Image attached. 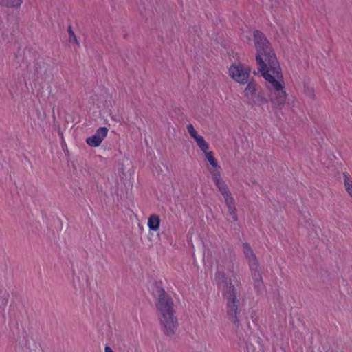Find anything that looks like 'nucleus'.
I'll use <instances>...</instances> for the list:
<instances>
[{
    "mask_svg": "<svg viewBox=\"0 0 352 352\" xmlns=\"http://www.w3.org/2000/svg\"><path fill=\"white\" fill-rule=\"evenodd\" d=\"M108 129L107 127L99 128L94 135L87 138V144L92 147H98L100 145L103 140L106 138L108 133Z\"/></svg>",
    "mask_w": 352,
    "mask_h": 352,
    "instance_id": "nucleus-10",
    "label": "nucleus"
},
{
    "mask_svg": "<svg viewBox=\"0 0 352 352\" xmlns=\"http://www.w3.org/2000/svg\"><path fill=\"white\" fill-rule=\"evenodd\" d=\"M309 96H314V91H313V90H310V91H309Z\"/></svg>",
    "mask_w": 352,
    "mask_h": 352,
    "instance_id": "nucleus-16",
    "label": "nucleus"
},
{
    "mask_svg": "<svg viewBox=\"0 0 352 352\" xmlns=\"http://www.w3.org/2000/svg\"><path fill=\"white\" fill-rule=\"evenodd\" d=\"M8 6L18 7L21 5L22 0H3Z\"/></svg>",
    "mask_w": 352,
    "mask_h": 352,
    "instance_id": "nucleus-13",
    "label": "nucleus"
},
{
    "mask_svg": "<svg viewBox=\"0 0 352 352\" xmlns=\"http://www.w3.org/2000/svg\"><path fill=\"white\" fill-rule=\"evenodd\" d=\"M221 284L226 317L232 323L236 331H238L241 326L239 283L236 278H225Z\"/></svg>",
    "mask_w": 352,
    "mask_h": 352,
    "instance_id": "nucleus-2",
    "label": "nucleus"
},
{
    "mask_svg": "<svg viewBox=\"0 0 352 352\" xmlns=\"http://www.w3.org/2000/svg\"><path fill=\"white\" fill-rule=\"evenodd\" d=\"M221 195L225 199L226 207L228 213L232 217L233 221H237L238 217L236 214V203L234 198L228 188V186L221 182Z\"/></svg>",
    "mask_w": 352,
    "mask_h": 352,
    "instance_id": "nucleus-7",
    "label": "nucleus"
},
{
    "mask_svg": "<svg viewBox=\"0 0 352 352\" xmlns=\"http://www.w3.org/2000/svg\"><path fill=\"white\" fill-rule=\"evenodd\" d=\"M243 250L245 258L249 264L251 276L254 280V286L255 289L260 290L263 287V284L261 267L257 258L248 243L243 244Z\"/></svg>",
    "mask_w": 352,
    "mask_h": 352,
    "instance_id": "nucleus-4",
    "label": "nucleus"
},
{
    "mask_svg": "<svg viewBox=\"0 0 352 352\" xmlns=\"http://www.w3.org/2000/svg\"><path fill=\"white\" fill-rule=\"evenodd\" d=\"M206 160L207 161L206 168L210 173L213 180L218 186L219 182V166L217 160L214 157L212 151L206 153L204 154Z\"/></svg>",
    "mask_w": 352,
    "mask_h": 352,
    "instance_id": "nucleus-8",
    "label": "nucleus"
},
{
    "mask_svg": "<svg viewBox=\"0 0 352 352\" xmlns=\"http://www.w3.org/2000/svg\"><path fill=\"white\" fill-rule=\"evenodd\" d=\"M253 35L258 72L265 80V86L270 91L272 104L277 109H282L285 104L287 94L279 63L263 33L255 30Z\"/></svg>",
    "mask_w": 352,
    "mask_h": 352,
    "instance_id": "nucleus-1",
    "label": "nucleus"
},
{
    "mask_svg": "<svg viewBox=\"0 0 352 352\" xmlns=\"http://www.w3.org/2000/svg\"><path fill=\"white\" fill-rule=\"evenodd\" d=\"M69 41L70 42L75 43L76 44L78 45L76 36L72 30L69 31Z\"/></svg>",
    "mask_w": 352,
    "mask_h": 352,
    "instance_id": "nucleus-14",
    "label": "nucleus"
},
{
    "mask_svg": "<svg viewBox=\"0 0 352 352\" xmlns=\"http://www.w3.org/2000/svg\"><path fill=\"white\" fill-rule=\"evenodd\" d=\"M250 71L249 67H245L241 64H233L229 69V74L236 82L245 84L249 82Z\"/></svg>",
    "mask_w": 352,
    "mask_h": 352,
    "instance_id": "nucleus-6",
    "label": "nucleus"
},
{
    "mask_svg": "<svg viewBox=\"0 0 352 352\" xmlns=\"http://www.w3.org/2000/svg\"><path fill=\"white\" fill-rule=\"evenodd\" d=\"M187 130L190 136L195 140L197 146L200 148V150L203 152L204 155L206 153H208L209 151V145L204 140V138L198 134L197 131L195 130L192 124H190L187 126Z\"/></svg>",
    "mask_w": 352,
    "mask_h": 352,
    "instance_id": "nucleus-9",
    "label": "nucleus"
},
{
    "mask_svg": "<svg viewBox=\"0 0 352 352\" xmlns=\"http://www.w3.org/2000/svg\"><path fill=\"white\" fill-rule=\"evenodd\" d=\"M104 352H116L110 346H105L104 349Z\"/></svg>",
    "mask_w": 352,
    "mask_h": 352,
    "instance_id": "nucleus-15",
    "label": "nucleus"
},
{
    "mask_svg": "<svg viewBox=\"0 0 352 352\" xmlns=\"http://www.w3.org/2000/svg\"><path fill=\"white\" fill-rule=\"evenodd\" d=\"M127 173H129V175H131V168H129V170H127Z\"/></svg>",
    "mask_w": 352,
    "mask_h": 352,
    "instance_id": "nucleus-17",
    "label": "nucleus"
},
{
    "mask_svg": "<svg viewBox=\"0 0 352 352\" xmlns=\"http://www.w3.org/2000/svg\"><path fill=\"white\" fill-rule=\"evenodd\" d=\"M154 295L157 298L156 307L161 324L166 335L171 337L176 333L178 326L177 319L175 316L173 302L162 288H157L154 292Z\"/></svg>",
    "mask_w": 352,
    "mask_h": 352,
    "instance_id": "nucleus-3",
    "label": "nucleus"
},
{
    "mask_svg": "<svg viewBox=\"0 0 352 352\" xmlns=\"http://www.w3.org/2000/svg\"><path fill=\"white\" fill-rule=\"evenodd\" d=\"M244 95L248 102L253 105L262 106L268 103V99L263 91L253 81H250L244 90Z\"/></svg>",
    "mask_w": 352,
    "mask_h": 352,
    "instance_id": "nucleus-5",
    "label": "nucleus"
},
{
    "mask_svg": "<svg viewBox=\"0 0 352 352\" xmlns=\"http://www.w3.org/2000/svg\"><path fill=\"white\" fill-rule=\"evenodd\" d=\"M160 219L159 216L156 214H152L148 219V227L153 231H157L160 228Z\"/></svg>",
    "mask_w": 352,
    "mask_h": 352,
    "instance_id": "nucleus-11",
    "label": "nucleus"
},
{
    "mask_svg": "<svg viewBox=\"0 0 352 352\" xmlns=\"http://www.w3.org/2000/svg\"><path fill=\"white\" fill-rule=\"evenodd\" d=\"M344 175V186L346 187V190L352 197V181L346 176V174Z\"/></svg>",
    "mask_w": 352,
    "mask_h": 352,
    "instance_id": "nucleus-12",
    "label": "nucleus"
}]
</instances>
